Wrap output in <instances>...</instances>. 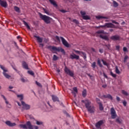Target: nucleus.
I'll return each mask as SVG.
<instances>
[{
  "label": "nucleus",
  "mask_w": 129,
  "mask_h": 129,
  "mask_svg": "<svg viewBox=\"0 0 129 129\" xmlns=\"http://www.w3.org/2000/svg\"><path fill=\"white\" fill-rule=\"evenodd\" d=\"M47 49H49V50H50L51 52H52V53H54L53 51H56V52H61V53H62V54H65L66 53L64 49L61 47H57L56 46L49 45L47 47Z\"/></svg>",
  "instance_id": "nucleus-3"
},
{
  "label": "nucleus",
  "mask_w": 129,
  "mask_h": 129,
  "mask_svg": "<svg viewBox=\"0 0 129 129\" xmlns=\"http://www.w3.org/2000/svg\"><path fill=\"white\" fill-rule=\"evenodd\" d=\"M97 64L99 65V67H101V68L103 67L102 64H101V61L99 58H98L97 59Z\"/></svg>",
  "instance_id": "nucleus-28"
},
{
  "label": "nucleus",
  "mask_w": 129,
  "mask_h": 129,
  "mask_svg": "<svg viewBox=\"0 0 129 129\" xmlns=\"http://www.w3.org/2000/svg\"><path fill=\"white\" fill-rule=\"evenodd\" d=\"M14 10L17 13H21V11L20 10V8H19L17 6H14Z\"/></svg>",
  "instance_id": "nucleus-25"
},
{
  "label": "nucleus",
  "mask_w": 129,
  "mask_h": 129,
  "mask_svg": "<svg viewBox=\"0 0 129 129\" xmlns=\"http://www.w3.org/2000/svg\"><path fill=\"white\" fill-rule=\"evenodd\" d=\"M36 84L38 86H39V87L42 86V85H41V83H39V82H38L37 81H36Z\"/></svg>",
  "instance_id": "nucleus-49"
},
{
  "label": "nucleus",
  "mask_w": 129,
  "mask_h": 129,
  "mask_svg": "<svg viewBox=\"0 0 129 129\" xmlns=\"http://www.w3.org/2000/svg\"><path fill=\"white\" fill-rule=\"evenodd\" d=\"M60 11L61 12V13H66V11H65L64 10H60Z\"/></svg>",
  "instance_id": "nucleus-61"
},
{
  "label": "nucleus",
  "mask_w": 129,
  "mask_h": 129,
  "mask_svg": "<svg viewBox=\"0 0 129 129\" xmlns=\"http://www.w3.org/2000/svg\"><path fill=\"white\" fill-rule=\"evenodd\" d=\"M121 93L123 94V95H124V96H128V93L125 91L124 90H121Z\"/></svg>",
  "instance_id": "nucleus-23"
},
{
  "label": "nucleus",
  "mask_w": 129,
  "mask_h": 129,
  "mask_svg": "<svg viewBox=\"0 0 129 129\" xmlns=\"http://www.w3.org/2000/svg\"><path fill=\"white\" fill-rule=\"evenodd\" d=\"M34 38H36L37 40V42H38V43H42V42H43V38L41 37H40V36L34 35Z\"/></svg>",
  "instance_id": "nucleus-19"
},
{
  "label": "nucleus",
  "mask_w": 129,
  "mask_h": 129,
  "mask_svg": "<svg viewBox=\"0 0 129 129\" xmlns=\"http://www.w3.org/2000/svg\"><path fill=\"white\" fill-rule=\"evenodd\" d=\"M49 2L50 4L54 7V8H58V5L56 3V2L54 0H49Z\"/></svg>",
  "instance_id": "nucleus-17"
},
{
  "label": "nucleus",
  "mask_w": 129,
  "mask_h": 129,
  "mask_svg": "<svg viewBox=\"0 0 129 129\" xmlns=\"http://www.w3.org/2000/svg\"><path fill=\"white\" fill-rule=\"evenodd\" d=\"M86 95H87L86 90H84V91L82 92V96L83 97H85V96H86Z\"/></svg>",
  "instance_id": "nucleus-32"
},
{
  "label": "nucleus",
  "mask_w": 129,
  "mask_h": 129,
  "mask_svg": "<svg viewBox=\"0 0 129 129\" xmlns=\"http://www.w3.org/2000/svg\"><path fill=\"white\" fill-rule=\"evenodd\" d=\"M19 126L21 128H24V129H34L33 128V125H32V124L31 123V122L30 121H28L26 122V124H20Z\"/></svg>",
  "instance_id": "nucleus-6"
},
{
  "label": "nucleus",
  "mask_w": 129,
  "mask_h": 129,
  "mask_svg": "<svg viewBox=\"0 0 129 129\" xmlns=\"http://www.w3.org/2000/svg\"><path fill=\"white\" fill-rule=\"evenodd\" d=\"M0 6L7 9L8 8V3L6 1L0 0Z\"/></svg>",
  "instance_id": "nucleus-12"
},
{
  "label": "nucleus",
  "mask_w": 129,
  "mask_h": 129,
  "mask_svg": "<svg viewBox=\"0 0 129 129\" xmlns=\"http://www.w3.org/2000/svg\"><path fill=\"white\" fill-rule=\"evenodd\" d=\"M113 6L114 8H117V7H118V4L117 3V2L115 1H113Z\"/></svg>",
  "instance_id": "nucleus-31"
},
{
  "label": "nucleus",
  "mask_w": 129,
  "mask_h": 129,
  "mask_svg": "<svg viewBox=\"0 0 129 129\" xmlns=\"http://www.w3.org/2000/svg\"><path fill=\"white\" fill-rule=\"evenodd\" d=\"M105 27H106V26H105V25H104L99 26V27H98V28H105Z\"/></svg>",
  "instance_id": "nucleus-53"
},
{
  "label": "nucleus",
  "mask_w": 129,
  "mask_h": 129,
  "mask_svg": "<svg viewBox=\"0 0 129 129\" xmlns=\"http://www.w3.org/2000/svg\"><path fill=\"white\" fill-rule=\"evenodd\" d=\"M92 67L93 68V69H95V68L96 67V62H93L92 63Z\"/></svg>",
  "instance_id": "nucleus-38"
},
{
  "label": "nucleus",
  "mask_w": 129,
  "mask_h": 129,
  "mask_svg": "<svg viewBox=\"0 0 129 129\" xmlns=\"http://www.w3.org/2000/svg\"><path fill=\"white\" fill-rule=\"evenodd\" d=\"M83 103H85V106L90 113H94L95 112V108L91 105V101L89 100H82Z\"/></svg>",
  "instance_id": "nucleus-1"
},
{
  "label": "nucleus",
  "mask_w": 129,
  "mask_h": 129,
  "mask_svg": "<svg viewBox=\"0 0 129 129\" xmlns=\"http://www.w3.org/2000/svg\"><path fill=\"white\" fill-rule=\"evenodd\" d=\"M96 101H97V103H98V104H101V102H100V99H99V98H96Z\"/></svg>",
  "instance_id": "nucleus-44"
},
{
  "label": "nucleus",
  "mask_w": 129,
  "mask_h": 129,
  "mask_svg": "<svg viewBox=\"0 0 129 129\" xmlns=\"http://www.w3.org/2000/svg\"><path fill=\"white\" fill-rule=\"evenodd\" d=\"M73 90L75 92H73V93H74V94H75V96H76V93H77L78 90H77V88L76 87H74L73 88Z\"/></svg>",
  "instance_id": "nucleus-29"
},
{
  "label": "nucleus",
  "mask_w": 129,
  "mask_h": 129,
  "mask_svg": "<svg viewBox=\"0 0 129 129\" xmlns=\"http://www.w3.org/2000/svg\"><path fill=\"white\" fill-rule=\"evenodd\" d=\"M23 23H24V25L28 29V30H31V27H30V26H29V24H28V23H27L25 21H23Z\"/></svg>",
  "instance_id": "nucleus-24"
},
{
  "label": "nucleus",
  "mask_w": 129,
  "mask_h": 129,
  "mask_svg": "<svg viewBox=\"0 0 129 129\" xmlns=\"http://www.w3.org/2000/svg\"><path fill=\"white\" fill-rule=\"evenodd\" d=\"M80 14H81V16H82V17L84 16H85V15H86V13L85 12V11H81Z\"/></svg>",
  "instance_id": "nucleus-40"
},
{
  "label": "nucleus",
  "mask_w": 129,
  "mask_h": 129,
  "mask_svg": "<svg viewBox=\"0 0 129 129\" xmlns=\"http://www.w3.org/2000/svg\"><path fill=\"white\" fill-rule=\"evenodd\" d=\"M96 18L98 20H101L102 19H108L107 17H103V16H97L96 17Z\"/></svg>",
  "instance_id": "nucleus-27"
},
{
  "label": "nucleus",
  "mask_w": 129,
  "mask_h": 129,
  "mask_svg": "<svg viewBox=\"0 0 129 129\" xmlns=\"http://www.w3.org/2000/svg\"><path fill=\"white\" fill-rule=\"evenodd\" d=\"M55 39L57 40V41H58V42H60V38L58 36H55Z\"/></svg>",
  "instance_id": "nucleus-50"
},
{
  "label": "nucleus",
  "mask_w": 129,
  "mask_h": 129,
  "mask_svg": "<svg viewBox=\"0 0 129 129\" xmlns=\"http://www.w3.org/2000/svg\"><path fill=\"white\" fill-rule=\"evenodd\" d=\"M104 123V121L103 120H100L95 123V127L97 129H101V125Z\"/></svg>",
  "instance_id": "nucleus-9"
},
{
  "label": "nucleus",
  "mask_w": 129,
  "mask_h": 129,
  "mask_svg": "<svg viewBox=\"0 0 129 129\" xmlns=\"http://www.w3.org/2000/svg\"><path fill=\"white\" fill-rule=\"evenodd\" d=\"M119 48H120V46H119V45L116 46V50H117V51H119Z\"/></svg>",
  "instance_id": "nucleus-51"
},
{
  "label": "nucleus",
  "mask_w": 129,
  "mask_h": 129,
  "mask_svg": "<svg viewBox=\"0 0 129 129\" xmlns=\"http://www.w3.org/2000/svg\"><path fill=\"white\" fill-rule=\"evenodd\" d=\"M103 74L104 77H105V78H107V75H106V74H105V73H103Z\"/></svg>",
  "instance_id": "nucleus-60"
},
{
  "label": "nucleus",
  "mask_w": 129,
  "mask_h": 129,
  "mask_svg": "<svg viewBox=\"0 0 129 129\" xmlns=\"http://www.w3.org/2000/svg\"><path fill=\"white\" fill-rule=\"evenodd\" d=\"M99 52H100V53L102 54V53H103V49H99Z\"/></svg>",
  "instance_id": "nucleus-58"
},
{
  "label": "nucleus",
  "mask_w": 129,
  "mask_h": 129,
  "mask_svg": "<svg viewBox=\"0 0 129 129\" xmlns=\"http://www.w3.org/2000/svg\"><path fill=\"white\" fill-rule=\"evenodd\" d=\"M100 38H101V39H103V40H105V41H108V40H109L108 37H107L106 35L102 36V35H100Z\"/></svg>",
  "instance_id": "nucleus-21"
},
{
  "label": "nucleus",
  "mask_w": 129,
  "mask_h": 129,
  "mask_svg": "<svg viewBox=\"0 0 129 129\" xmlns=\"http://www.w3.org/2000/svg\"><path fill=\"white\" fill-rule=\"evenodd\" d=\"M58 56H57V55H53V61H57V59H58Z\"/></svg>",
  "instance_id": "nucleus-39"
},
{
  "label": "nucleus",
  "mask_w": 129,
  "mask_h": 129,
  "mask_svg": "<svg viewBox=\"0 0 129 129\" xmlns=\"http://www.w3.org/2000/svg\"><path fill=\"white\" fill-rule=\"evenodd\" d=\"M110 39L113 41H120V36H119L118 35H113L111 36Z\"/></svg>",
  "instance_id": "nucleus-11"
},
{
  "label": "nucleus",
  "mask_w": 129,
  "mask_h": 129,
  "mask_svg": "<svg viewBox=\"0 0 129 129\" xmlns=\"http://www.w3.org/2000/svg\"><path fill=\"white\" fill-rule=\"evenodd\" d=\"M22 66L23 68H24V69H26V70H29V67L28 66V64L25 61H23L22 62Z\"/></svg>",
  "instance_id": "nucleus-18"
},
{
  "label": "nucleus",
  "mask_w": 129,
  "mask_h": 129,
  "mask_svg": "<svg viewBox=\"0 0 129 129\" xmlns=\"http://www.w3.org/2000/svg\"><path fill=\"white\" fill-rule=\"evenodd\" d=\"M39 16L40 19L42 20V21H44L45 24H50L51 23V20H52V18H51L50 17L46 15H44L41 13H39Z\"/></svg>",
  "instance_id": "nucleus-4"
},
{
  "label": "nucleus",
  "mask_w": 129,
  "mask_h": 129,
  "mask_svg": "<svg viewBox=\"0 0 129 129\" xmlns=\"http://www.w3.org/2000/svg\"><path fill=\"white\" fill-rule=\"evenodd\" d=\"M105 26L107 28H115V26L111 23H106Z\"/></svg>",
  "instance_id": "nucleus-16"
},
{
  "label": "nucleus",
  "mask_w": 129,
  "mask_h": 129,
  "mask_svg": "<svg viewBox=\"0 0 129 129\" xmlns=\"http://www.w3.org/2000/svg\"><path fill=\"white\" fill-rule=\"evenodd\" d=\"M123 51L124 52H127V48L126 47L123 48Z\"/></svg>",
  "instance_id": "nucleus-48"
},
{
  "label": "nucleus",
  "mask_w": 129,
  "mask_h": 129,
  "mask_svg": "<svg viewBox=\"0 0 129 129\" xmlns=\"http://www.w3.org/2000/svg\"><path fill=\"white\" fill-rule=\"evenodd\" d=\"M92 51H93V52H96V51H95V49L94 48H92Z\"/></svg>",
  "instance_id": "nucleus-63"
},
{
  "label": "nucleus",
  "mask_w": 129,
  "mask_h": 129,
  "mask_svg": "<svg viewBox=\"0 0 129 129\" xmlns=\"http://www.w3.org/2000/svg\"><path fill=\"white\" fill-rule=\"evenodd\" d=\"M75 53H76L77 54H79V55H80V54H82V55H83L84 56V59H86L87 57H86V53H85V52H83V51H80L79 50H74Z\"/></svg>",
  "instance_id": "nucleus-14"
},
{
  "label": "nucleus",
  "mask_w": 129,
  "mask_h": 129,
  "mask_svg": "<svg viewBox=\"0 0 129 129\" xmlns=\"http://www.w3.org/2000/svg\"><path fill=\"white\" fill-rule=\"evenodd\" d=\"M83 19L84 20H89L90 18L88 16L85 15V16H83Z\"/></svg>",
  "instance_id": "nucleus-41"
},
{
  "label": "nucleus",
  "mask_w": 129,
  "mask_h": 129,
  "mask_svg": "<svg viewBox=\"0 0 129 129\" xmlns=\"http://www.w3.org/2000/svg\"><path fill=\"white\" fill-rule=\"evenodd\" d=\"M5 123L7 125H8V126H16V125H17L16 123H12L10 120L6 121Z\"/></svg>",
  "instance_id": "nucleus-13"
},
{
  "label": "nucleus",
  "mask_w": 129,
  "mask_h": 129,
  "mask_svg": "<svg viewBox=\"0 0 129 129\" xmlns=\"http://www.w3.org/2000/svg\"><path fill=\"white\" fill-rule=\"evenodd\" d=\"M71 59H76V60H79V55H77L75 54H71L70 56Z\"/></svg>",
  "instance_id": "nucleus-15"
},
{
  "label": "nucleus",
  "mask_w": 129,
  "mask_h": 129,
  "mask_svg": "<svg viewBox=\"0 0 129 129\" xmlns=\"http://www.w3.org/2000/svg\"><path fill=\"white\" fill-rule=\"evenodd\" d=\"M64 71L66 74L69 75L71 77H73L74 76V73L73 71L70 70L67 67H64Z\"/></svg>",
  "instance_id": "nucleus-7"
},
{
  "label": "nucleus",
  "mask_w": 129,
  "mask_h": 129,
  "mask_svg": "<svg viewBox=\"0 0 129 129\" xmlns=\"http://www.w3.org/2000/svg\"><path fill=\"white\" fill-rule=\"evenodd\" d=\"M7 104V107H8V108H11L12 107L11 104H9V102H8V104Z\"/></svg>",
  "instance_id": "nucleus-52"
},
{
  "label": "nucleus",
  "mask_w": 129,
  "mask_h": 129,
  "mask_svg": "<svg viewBox=\"0 0 129 129\" xmlns=\"http://www.w3.org/2000/svg\"><path fill=\"white\" fill-rule=\"evenodd\" d=\"M115 73L117 74H120V71H119V70H118V68L117 67H115Z\"/></svg>",
  "instance_id": "nucleus-33"
},
{
  "label": "nucleus",
  "mask_w": 129,
  "mask_h": 129,
  "mask_svg": "<svg viewBox=\"0 0 129 129\" xmlns=\"http://www.w3.org/2000/svg\"><path fill=\"white\" fill-rule=\"evenodd\" d=\"M116 100L117 101H119L120 100V98L118 96H116Z\"/></svg>",
  "instance_id": "nucleus-57"
},
{
  "label": "nucleus",
  "mask_w": 129,
  "mask_h": 129,
  "mask_svg": "<svg viewBox=\"0 0 129 129\" xmlns=\"http://www.w3.org/2000/svg\"><path fill=\"white\" fill-rule=\"evenodd\" d=\"M34 128L38 129V128H39V127H38V126H34Z\"/></svg>",
  "instance_id": "nucleus-64"
},
{
  "label": "nucleus",
  "mask_w": 129,
  "mask_h": 129,
  "mask_svg": "<svg viewBox=\"0 0 129 129\" xmlns=\"http://www.w3.org/2000/svg\"><path fill=\"white\" fill-rule=\"evenodd\" d=\"M107 86L106 85H102V87H103V88H106Z\"/></svg>",
  "instance_id": "nucleus-62"
},
{
  "label": "nucleus",
  "mask_w": 129,
  "mask_h": 129,
  "mask_svg": "<svg viewBox=\"0 0 129 129\" xmlns=\"http://www.w3.org/2000/svg\"><path fill=\"white\" fill-rule=\"evenodd\" d=\"M112 23H113V24H115L116 25H118V22H116V21H114V20H113V21H112Z\"/></svg>",
  "instance_id": "nucleus-55"
},
{
  "label": "nucleus",
  "mask_w": 129,
  "mask_h": 129,
  "mask_svg": "<svg viewBox=\"0 0 129 129\" xmlns=\"http://www.w3.org/2000/svg\"><path fill=\"white\" fill-rule=\"evenodd\" d=\"M103 97H104V98H109V99H110L111 100H112V99H113L110 94H108L107 95H103Z\"/></svg>",
  "instance_id": "nucleus-22"
},
{
  "label": "nucleus",
  "mask_w": 129,
  "mask_h": 129,
  "mask_svg": "<svg viewBox=\"0 0 129 129\" xmlns=\"http://www.w3.org/2000/svg\"><path fill=\"white\" fill-rule=\"evenodd\" d=\"M52 99L53 102H56V101H59V98L57 97V96L54 95H52Z\"/></svg>",
  "instance_id": "nucleus-20"
},
{
  "label": "nucleus",
  "mask_w": 129,
  "mask_h": 129,
  "mask_svg": "<svg viewBox=\"0 0 129 129\" xmlns=\"http://www.w3.org/2000/svg\"><path fill=\"white\" fill-rule=\"evenodd\" d=\"M122 103L124 106H126L127 102L125 101H123Z\"/></svg>",
  "instance_id": "nucleus-54"
},
{
  "label": "nucleus",
  "mask_w": 129,
  "mask_h": 129,
  "mask_svg": "<svg viewBox=\"0 0 129 129\" xmlns=\"http://www.w3.org/2000/svg\"><path fill=\"white\" fill-rule=\"evenodd\" d=\"M127 59H128V56H127V55L125 56V57L124 58L123 62L124 63H125V62H126V60H127Z\"/></svg>",
  "instance_id": "nucleus-45"
},
{
  "label": "nucleus",
  "mask_w": 129,
  "mask_h": 129,
  "mask_svg": "<svg viewBox=\"0 0 129 129\" xmlns=\"http://www.w3.org/2000/svg\"><path fill=\"white\" fill-rule=\"evenodd\" d=\"M17 97L18 98H20V101L21 102L22 105H23V109H26V110H28L31 108V106L30 105H28L25 103L23 101V99H24V95L23 94L20 95H17Z\"/></svg>",
  "instance_id": "nucleus-2"
},
{
  "label": "nucleus",
  "mask_w": 129,
  "mask_h": 129,
  "mask_svg": "<svg viewBox=\"0 0 129 129\" xmlns=\"http://www.w3.org/2000/svg\"><path fill=\"white\" fill-rule=\"evenodd\" d=\"M111 112V117L112 119H114V118H116V116H117V114H116V112L113 107L111 108L110 109Z\"/></svg>",
  "instance_id": "nucleus-8"
},
{
  "label": "nucleus",
  "mask_w": 129,
  "mask_h": 129,
  "mask_svg": "<svg viewBox=\"0 0 129 129\" xmlns=\"http://www.w3.org/2000/svg\"><path fill=\"white\" fill-rule=\"evenodd\" d=\"M105 46H106V47H107V48L108 49V50H109V49L110 48V45L109 44V45H106Z\"/></svg>",
  "instance_id": "nucleus-59"
},
{
  "label": "nucleus",
  "mask_w": 129,
  "mask_h": 129,
  "mask_svg": "<svg viewBox=\"0 0 129 129\" xmlns=\"http://www.w3.org/2000/svg\"><path fill=\"white\" fill-rule=\"evenodd\" d=\"M43 10L44 11V13L46 14V15L50 16V13H49V11H48V10H46L45 8H43Z\"/></svg>",
  "instance_id": "nucleus-35"
},
{
  "label": "nucleus",
  "mask_w": 129,
  "mask_h": 129,
  "mask_svg": "<svg viewBox=\"0 0 129 129\" xmlns=\"http://www.w3.org/2000/svg\"><path fill=\"white\" fill-rule=\"evenodd\" d=\"M116 121L118 123H121V120L119 119V118L116 119Z\"/></svg>",
  "instance_id": "nucleus-46"
},
{
  "label": "nucleus",
  "mask_w": 129,
  "mask_h": 129,
  "mask_svg": "<svg viewBox=\"0 0 129 129\" xmlns=\"http://www.w3.org/2000/svg\"><path fill=\"white\" fill-rule=\"evenodd\" d=\"M28 73L29 74H30V75H32V76L34 75V72H33V71H28Z\"/></svg>",
  "instance_id": "nucleus-47"
},
{
  "label": "nucleus",
  "mask_w": 129,
  "mask_h": 129,
  "mask_svg": "<svg viewBox=\"0 0 129 129\" xmlns=\"http://www.w3.org/2000/svg\"><path fill=\"white\" fill-rule=\"evenodd\" d=\"M110 76H112V77H113L114 78H115V77H116V75H115V74H113L112 72H110Z\"/></svg>",
  "instance_id": "nucleus-43"
},
{
  "label": "nucleus",
  "mask_w": 129,
  "mask_h": 129,
  "mask_svg": "<svg viewBox=\"0 0 129 129\" xmlns=\"http://www.w3.org/2000/svg\"><path fill=\"white\" fill-rule=\"evenodd\" d=\"M0 68L3 71V74L4 76L7 78V79H10L12 77L8 74L9 70L5 67V66L0 64Z\"/></svg>",
  "instance_id": "nucleus-5"
},
{
  "label": "nucleus",
  "mask_w": 129,
  "mask_h": 129,
  "mask_svg": "<svg viewBox=\"0 0 129 129\" xmlns=\"http://www.w3.org/2000/svg\"><path fill=\"white\" fill-rule=\"evenodd\" d=\"M21 81H22V82H26V80H25V79H24L23 78L21 79Z\"/></svg>",
  "instance_id": "nucleus-56"
},
{
  "label": "nucleus",
  "mask_w": 129,
  "mask_h": 129,
  "mask_svg": "<svg viewBox=\"0 0 129 129\" xmlns=\"http://www.w3.org/2000/svg\"><path fill=\"white\" fill-rule=\"evenodd\" d=\"M99 106L100 110H101V111L103 110L104 108H103V106L102 105V103L99 104Z\"/></svg>",
  "instance_id": "nucleus-34"
},
{
  "label": "nucleus",
  "mask_w": 129,
  "mask_h": 129,
  "mask_svg": "<svg viewBox=\"0 0 129 129\" xmlns=\"http://www.w3.org/2000/svg\"><path fill=\"white\" fill-rule=\"evenodd\" d=\"M73 23H75L76 25H79V21L76 19H74L73 20Z\"/></svg>",
  "instance_id": "nucleus-37"
},
{
  "label": "nucleus",
  "mask_w": 129,
  "mask_h": 129,
  "mask_svg": "<svg viewBox=\"0 0 129 129\" xmlns=\"http://www.w3.org/2000/svg\"><path fill=\"white\" fill-rule=\"evenodd\" d=\"M43 124V122L36 120V124H37V125H41V124Z\"/></svg>",
  "instance_id": "nucleus-42"
},
{
  "label": "nucleus",
  "mask_w": 129,
  "mask_h": 129,
  "mask_svg": "<svg viewBox=\"0 0 129 129\" xmlns=\"http://www.w3.org/2000/svg\"><path fill=\"white\" fill-rule=\"evenodd\" d=\"M96 34H104L105 35L106 34V32H104V30H98L96 32Z\"/></svg>",
  "instance_id": "nucleus-26"
},
{
  "label": "nucleus",
  "mask_w": 129,
  "mask_h": 129,
  "mask_svg": "<svg viewBox=\"0 0 129 129\" xmlns=\"http://www.w3.org/2000/svg\"><path fill=\"white\" fill-rule=\"evenodd\" d=\"M1 96H2V97H3V98H4V100H5V102H6V104H9V101H8V100H7V98H6L5 95H1Z\"/></svg>",
  "instance_id": "nucleus-30"
},
{
  "label": "nucleus",
  "mask_w": 129,
  "mask_h": 129,
  "mask_svg": "<svg viewBox=\"0 0 129 129\" xmlns=\"http://www.w3.org/2000/svg\"><path fill=\"white\" fill-rule=\"evenodd\" d=\"M60 39H61L62 43L65 47H67V48H69L70 45L69 43L67 42L66 40L64 39V38L63 37H60Z\"/></svg>",
  "instance_id": "nucleus-10"
},
{
  "label": "nucleus",
  "mask_w": 129,
  "mask_h": 129,
  "mask_svg": "<svg viewBox=\"0 0 129 129\" xmlns=\"http://www.w3.org/2000/svg\"><path fill=\"white\" fill-rule=\"evenodd\" d=\"M101 61H102L103 65H104L105 66H108V63H107V62H106V61H104V60L101 59Z\"/></svg>",
  "instance_id": "nucleus-36"
}]
</instances>
